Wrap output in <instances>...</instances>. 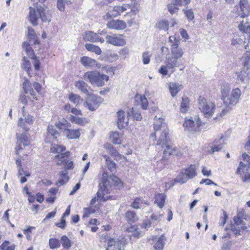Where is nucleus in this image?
I'll return each instance as SVG.
<instances>
[{
  "instance_id": "nucleus-28",
  "label": "nucleus",
  "mask_w": 250,
  "mask_h": 250,
  "mask_svg": "<svg viewBox=\"0 0 250 250\" xmlns=\"http://www.w3.org/2000/svg\"><path fill=\"white\" fill-rule=\"evenodd\" d=\"M17 138L18 143H22L23 146H28L29 144V139L27 134L24 132L21 134H17Z\"/></svg>"
},
{
  "instance_id": "nucleus-14",
  "label": "nucleus",
  "mask_w": 250,
  "mask_h": 250,
  "mask_svg": "<svg viewBox=\"0 0 250 250\" xmlns=\"http://www.w3.org/2000/svg\"><path fill=\"white\" fill-rule=\"evenodd\" d=\"M63 134L68 139H77L80 136L79 129H64Z\"/></svg>"
},
{
  "instance_id": "nucleus-45",
  "label": "nucleus",
  "mask_w": 250,
  "mask_h": 250,
  "mask_svg": "<svg viewBox=\"0 0 250 250\" xmlns=\"http://www.w3.org/2000/svg\"><path fill=\"white\" fill-rule=\"evenodd\" d=\"M230 89V85L228 84H227L226 85L221 89L222 99L224 103L225 102V100H226V98H228L229 94Z\"/></svg>"
},
{
  "instance_id": "nucleus-4",
  "label": "nucleus",
  "mask_w": 250,
  "mask_h": 250,
  "mask_svg": "<svg viewBox=\"0 0 250 250\" xmlns=\"http://www.w3.org/2000/svg\"><path fill=\"white\" fill-rule=\"evenodd\" d=\"M83 78L88 81L92 85L98 87L103 86L105 82L109 80V76L101 74L96 71H88L84 73Z\"/></svg>"
},
{
  "instance_id": "nucleus-18",
  "label": "nucleus",
  "mask_w": 250,
  "mask_h": 250,
  "mask_svg": "<svg viewBox=\"0 0 250 250\" xmlns=\"http://www.w3.org/2000/svg\"><path fill=\"white\" fill-rule=\"evenodd\" d=\"M60 133L56 129L55 127L52 125H49L47 129V137L46 140L49 139L55 140L59 136Z\"/></svg>"
},
{
  "instance_id": "nucleus-17",
  "label": "nucleus",
  "mask_w": 250,
  "mask_h": 250,
  "mask_svg": "<svg viewBox=\"0 0 250 250\" xmlns=\"http://www.w3.org/2000/svg\"><path fill=\"white\" fill-rule=\"evenodd\" d=\"M240 7L242 12V18H244L249 15L250 13V7L248 0H240Z\"/></svg>"
},
{
  "instance_id": "nucleus-37",
  "label": "nucleus",
  "mask_w": 250,
  "mask_h": 250,
  "mask_svg": "<svg viewBox=\"0 0 250 250\" xmlns=\"http://www.w3.org/2000/svg\"><path fill=\"white\" fill-rule=\"evenodd\" d=\"M60 241L64 249H68L72 246V242L66 235L62 236Z\"/></svg>"
},
{
  "instance_id": "nucleus-54",
  "label": "nucleus",
  "mask_w": 250,
  "mask_h": 250,
  "mask_svg": "<svg viewBox=\"0 0 250 250\" xmlns=\"http://www.w3.org/2000/svg\"><path fill=\"white\" fill-rule=\"evenodd\" d=\"M167 9L171 14L177 13L179 10L178 6L174 2L168 4L167 5Z\"/></svg>"
},
{
  "instance_id": "nucleus-49",
  "label": "nucleus",
  "mask_w": 250,
  "mask_h": 250,
  "mask_svg": "<svg viewBox=\"0 0 250 250\" xmlns=\"http://www.w3.org/2000/svg\"><path fill=\"white\" fill-rule=\"evenodd\" d=\"M183 11L184 12L187 18L188 19V20L192 21L194 19V13L191 8H189L187 6L186 8L184 9Z\"/></svg>"
},
{
  "instance_id": "nucleus-25",
  "label": "nucleus",
  "mask_w": 250,
  "mask_h": 250,
  "mask_svg": "<svg viewBox=\"0 0 250 250\" xmlns=\"http://www.w3.org/2000/svg\"><path fill=\"white\" fill-rule=\"evenodd\" d=\"M166 196L164 193L157 194L155 196V203L159 208H162L165 203Z\"/></svg>"
},
{
  "instance_id": "nucleus-27",
  "label": "nucleus",
  "mask_w": 250,
  "mask_h": 250,
  "mask_svg": "<svg viewBox=\"0 0 250 250\" xmlns=\"http://www.w3.org/2000/svg\"><path fill=\"white\" fill-rule=\"evenodd\" d=\"M189 109V100L186 96L182 97L180 105V111L182 113H186Z\"/></svg>"
},
{
  "instance_id": "nucleus-10",
  "label": "nucleus",
  "mask_w": 250,
  "mask_h": 250,
  "mask_svg": "<svg viewBox=\"0 0 250 250\" xmlns=\"http://www.w3.org/2000/svg\"><path fill=\"white\" fill-rule=\"evenodd\" d=\"M81 62L82 64L87 68L93 69L94 68H100L101 64L95 60L88 57L84 56L81 58Z\"/></svg>"
},
{
  "instance_id": "nucleus-12",
  "label": "nucleus",
  "mask_w": 250,
  "mask_h": 250,
  "mask_svg": "<svg viewBox=\"0 0 250 250\" xmlns=\"http://www.w3.org/2000/svg\"><path fill=\"white\" fill-rule=\"evenodd\" d=\"M107 28L114 30H124L126 27V24L125 21L122 20H111L106 23Z\"/></svg>"
},
{
  "instance_id": "nucleus-11",
  "label": "nucleus",
  "mask_w": 250,
  "mask_h": 250,
  "mask_svg": "<svg viewBox=\"0 0 250 250\" xmlns=\"http://www.w3.org/2000/svg\"><path fill=\"white\" fill-rule=\"evenodd\" d=\"M125 245V240H119L115 242L114 239L111 238L108 241L106 250H125L124 248Z\"/></svg>"
},
{
  "instance_id": "nucleus-32",
  "label": "nucleus",
  "mask_w": 250,
  "mask_h": 250,
  "mask_svg": "<svg viewBox=\"0 0 250 250\" xmlns=\"http://www.w3.org/2000/svg\"><path fill=\"white\" fill-rule=\"evenodd\" d=\"M166 238L164 235L159 237L154 246L155 250H163L166 244Z\"/></svg>"
},
{
  "instance_id": "nucleus-22",
  "label": "nucleus",
  "mask_w": 250,
  "mask_h": 250,
  "mask_svg": "<svg viewBox=\"0 0 250 250\" xmlns=\"http://www.w3.org/2000/svg\"><path fill=\"white\" fill-rule=\"evenodd\" d=\"M189 179H192L197 175L196 167L191 165L188 167L183 170Z\"/></svg>"
},
{
  "instance_id": "nucleus-23",
  "label": "nucleus",
  "mask_w": 250,
  "mask_h": 250,
  "mask_svg": "<svg viewBox=\"0 0 250 250\" xmlns=\"http://www.w3.org/2000/svg\"><path fill=\"white\" fill-rule=\"evenodd\" d=\"M182 87V85L178 83H170L169 84V91L173 97L177 95Z\"/></svg>"
},
{
  "instance_id": "nucleus-19",
  "label": "nucleus",
  "mask_w": 250,
  "mask_h": 250,
  "mask_svg": "<svg viewBox=\"0 0 250 250\" xmlns=\"http://www.w3.org/2000/svg\"><path fill=\"white\" fill-rule=\"evenodd\" d=\"M171 53L172 56L178 59L181 58L184 54L183 49L179 47V44L171 45Z\"/></svg>"
},
{
  "instance_id": "nucleus-42",
  "label": "nucleus",
  "mask_w": 250,
  "mask_h": 250,
  "mask_svg": "<svg viewBox=\"0 0 250 250\" xmlns=\"http://www.w3.org/2000/svg\"><path fill=\"white\" fill-rule=\"evenodd\" d=\"M0 248L1 250H14L15 245L9 241H5L0 246Z\"/></svg>"
},
{
  "instance_id": "nucleus-52",
  "label": "nucleus",
  "mask_w": 250,
  "mask_h": 250,
  "mask_svg": "<svg viewBox=\"0 0 250 250\" xmlns=\"http://www.w3.org/2000/svg\"><path fill=\"white\" fill-rule=\"evenodd\" d=\"M214 143V145L213 146L211 147L210 150L211 153L220 151L223 147L222 143L220 142L218 144V142L216 141V140H215Z\"/></svg>"
},
{
  "instance_id": "nucleus-38",
  "label": "nucleus",
  "mask_w": 250,
  "mask_h": 250,
  "mask_svg": "<svg viewBox=\"0 0 250 250\" xmlns=\"http://www.w3.org/2000/svg\"><path fill=\"white\" fill-rule=\"evenodd\" d=\"M86 49L90 51L95 53L97 55H100L102 53L101 48L94 44L91 43H86L85 45Z\"/></svg>"
},
{
  "instance_id": "nucleus-46",
  "label": "nucleus",
  "mask_w": 250,
  "mask_h": 250,
  "mask_svg": "<svg viewBox=\"0 0 250 250\" xmlns=\"http://www.w3.org/2000/svg\"><path fill=\"white\" fill-rule=\"evenodd\" d=\"M65 150V147L58 145H54L51 147L50 151L52 153H61Z\"/></svg>"
},
{
  "instance_id": "nucleus-39",
  "label": "nucleus",
  "mask_w": 250,
  "mask_h": 250,
  "mask_svg": "<svg viewBox=\"0 0 250 250\" xmlns=\"http://www.w3.org/2000/svg\"><path fill=\"white\" fill-rule=\"evenodd\" d=\"M105 158L106 164L108 168L111 172H113L116 169V164L111 160L110 157L104 156Z\"/></svg>"
},
{
  "instance_id": "nucleus-41",
  "label": "nucleus",
  "mask_w": 250,
  "mask_h": 250,
  "mask_svg": "<svg viewBox=\"0 0 250 250\" xmlns=\"http://www.w3.org/2000/svg\"><path fill=\"white\" fill-rule=\"evenodd\" d=\"M22 67L27 72L28 76L30 75V71L31 70V63L27 58L23 57L22 60Z\"/></svg>"
},
{
  "instance_id": "nucleus-64",
  "label": "nucleus",
  "mask_w": 250,
  "mask_h": 250,
  "mask_svg": "<svg viewBox=\"0 0 250 250\" xmlns=\"http://www.w3.org/2000/svg\"><path fill=\"white\" fill-rule=\"evenodd\" d=\"M167 68L168 67L167 66V64H166V65H162L161 67L159 68L158 71L160 74L164 76H166L168 73Z\"/></svg>"
},
{
  "instance_id": "nucleus-36",
  "label": "nucleus",
  "mask_w": 250,
  "mask_h": 250,
  "mask_svg": "<svg viewBox=\"0 0 250 250\" xmlns=\"http://www.w3.org/2000/svg\"><path fill=\"white\" fill-rule=\"evenodd\" d=\"M188 179L184 171L182 170L179 175L174 179V182L175 183H179L181 184H184L186 183Z\"/></svg>"
},
{
  "instance_id": "nucleus-44",
  "label": "nucleus",
  "mask_w": 250,
  "mask_h": 250,
  "mask_svg": "<svg viewBox=\"0 0 250 250\" xmlns=\"http://www.w3.org/2000/svg\"><path fill=\"white\" fill-rule=\"evenodd\" d=\"M169 23L167 21L162 20L158 22L156 25V27L160 30H167Z\"/></svg>"
},
{
  "instance_id": "nucleus-35",
  "label": "nucleus",
  "mask_w": 250,
  "mask_h": 250,
  "mask_svg": "<svg viewBox=\"0 0 250 250\" xmlns=\"http://www.w3.org/2000/svg\"><path fill=\"white\" fill-rule=\"evenodd\" d=\"M22 47L24 48L27 55L30 58H35V57H36L34 54L33 49L30 46L29 43L28 42H24L22 43Z\"/></svg>"
},
{
  "instance_id": "nucleus-48",
  "label": "nucleus",
  "mask_w": 250,
  "mask_h": 250,
  "mask_svg": "<svg viewBox=\"0 0 250 250\" xmlns=\"http://www.w3.org/2000/svg\"><path fill=\"white\" fill-rule=\"evenodd\" d=\"M69 99L70 102L74 104H78L81 101H82L81 97L77 94L70 93L69 95Z\"/></svg>"
},
{
  "instance_id": "nucleus-53",
  "label": "nucleus",
  "mask_w": 250,
  "mask_h": 250,
  "mask_svg": "<svg viewBox=\"0 0 250 250\" xmlns=\"http://www.w3.org/2000/svg\"><path fill=\"white\" fill-rule=\"evenodd\" d=\"M65 2L67 4L72 3V2L70 0L65 2L64 0H57V7L60 11H64L65 9Z\"/></svg>"
},
{
  "instance_id": "nucleus-15",
  "label": "nucleus",
  "mask_w": 250,
  "mask_h": 250,
  "mask_svg": "<svg viewBox=\"0 0 250 250\" xmlns=\"http://www.w3.org/2000/svg\"><path fill=\"white\" fill-rule=\"evenodd\" d=\"M178 59L173 56L167 57L165 62L167 64L168 69H173L180 66Z\"/></svg>"
},
{
  "instance_id": "nucleus-2",
  "label": "nucleus",
  "mask_w": 250,
  "mask_h": 250,
  "mask_svg": "<svg viewBox=\"0 0 250 250\" xmlns=\"http://www.w3.org/2000/svg\"><path fill=\"white\" fill-rule=\"evenodd\" d=\"M112 185L120 188L123 186V183L121 180L114 175L107 176L106 172L103 173L102 183L99 184V189L97 192V200L99 202L105 201L107 200L106 194L109 192Z\"/></svg>"
},
{
  "instance_id": "nucleus-1",
  "label": "nucleus",
  "mask_w": 250,
  "mask_h": 250,
  "mask_svg": "<svg viewBox=\"0 0 250 250\" xmlns=\"http://www.w3.org/2000/svg\"><path fill=\"white\" fill-rule=\"evenodd\" d=\"M155 121L153 124L154 132L151 134L150 139L154 141L158 138L156 145L160 146L162 147H166L163 152L164 157L170 155H182V152L179 148L167 144L169 130L164 119L161 117L157 119V116H155Z\"/></svg>"
},
{
  "instance_id": "nucleus-13",
  "label": "nucleus",
  "mask_w": 250,
  "mask_h": 250,
  "mask_svg": "<svg viewBox=\"0 0 250 250\" xmlns=\"http://www.w3.org/2000/svg\"><path fill=\"white\" fill-rule=\"evenodd\" d=\"M75 86L79 89L82 93L88 96L91 93L92 91L90 87L83 80H79L76 82Z\"/></svg>"
},
{
  "instance_id": "nucleus-55",
  "label": "nucleus",
  "mask_w": 250,
  "mask_h": 250,
  "mask_svg": "<svg viewBox=\"0 0 250 250\" xmlns=\"http://www.w3.org/2000/svg\"><path fill=\"white\" fill-rule=\"evenodd\" d=\"M245 42V41H244L243 39H241L238 36L236 37L235 38H234L231 40V45L233 46H236L238 44H242L243 43Z\"/></svg>"
},
{
  "instance_id": "nucleus-51",
  "label": "nucleus",
  "mask_w": 250,
  "mask_h": 250,
  "mask_svg": "<svg viewBox=\"0 0 250 250\" xmlns=\"http://www.w3.org/2000/svg\"><path fill=\"white\" fill-rule=\"evenodd\" d=\"M104 148L109 151V152L112 155H116L117 153L116 150L114 148L113 146L109 143H106L104 144Z\"/></svg>"
},
{
  "instance_id": "nucleus-63",
  "label": "nucleus",
  "mask_w": 250,
  "mask_h": 250,
  "mask_svg": "<svg viewBox=\"0 0 250 250\" xmlns=\"http://www.w3.org/2000/svg\"><path fill=\"white\" fill-rule=\"evenodd\" d=\"M228 218V215L225 211H223V215L220 218L219 224L220 226H224L226 223L227 219Z\"/></svg>"
},
{
  "instance_id": "nucleus-33",
  "label": "nucleus",
  "mask_w": 250,
  "mask_h": 250,
  "mask_svg": "<svg viewBox=\"0 0 250 250\" xmlns=\"http://www.w3.org/2000/svg\"><path fill=\"white\" fill-rule=\"evenodd\" d=\"M143 204H146L148 205V202L147 201L144 202V201L140 198H135L133 202L131 203L130 207L134 209H140L143 207Z\"/></svg>"
},
{
  "instance_id": "nucleus-40",
  "label": "nucleus",
  "mask_w": 250,
  "mask_h": 250,
  "mask_svg": "<svg viewBox=\"0 0 250 250\" xmlns=\"http://www.w3.org/2000/svg\"><path fill=\"white\" fill-rule=\"evenodd\" d=\"M110 139L114 144L120 145L121 143L120 135L117 131L113 132L111 133Z\"/></svg>"
},
{
  "instance_id": "nucleus-57",
  "label": "nucleus",
  "mask_w": 250,
  "mask_h": 250,
  "mask_svg": "<svg viewBox=\"0 0 250 250\" xmlns=\"http://www.w3.org/2000/svg\"><path fill=\"white\" fill-rule=\"evenodd\" d=\"M28 37L30 43H31L32 39H34L36 38L35 31L31 27L28 28Z\"/></svg>"
},
{
  "instance_id": "nucleus-16",
  "label": "nucleus",
  "mask_w": 250,
  "mask_h": 250,
  "mask_svg": "<svg viewBox=\"0 0 250 250\" xmlns=\"http://www.w3.org/2000/svg\"><path fill=\"white\" fill-rule=\"evenodd\" d=\"M83 39L87 42H97L99 41V36L92 31H86L83 34Z\"/></svg>"
},
{
  "instance_id": "nucleus-50",
  "label": "nucleus",
  "mask_w": 250,
  "mask_h": 250,
  "mask_svg": "<svg viewBox=\"0 0 250 250\" xmlns=\"http://www.w3.org/2000/svg\"><path fill=\"white\" fill-rule=\"evenodd\" d=\"M55 126L56 127L60 129H63V130L64 129H67L68 127H71V124L69 123L66 121H65L64 123L62 122H58L55 123Z\"/></svg>"
},
{
  "instance_id": "nucleus-6",
  "label": "nucleus",
  "mask_w": 250,
  "mask_h": 250,
  "mask_svg": "<svg viewBox=\"0 0 250 250\" xmlns=\"http://www.w3.org/2000/svg\"><path fill=\"white\" fill-rule=\"evenodd\" d=\"M198 107L206 118L213 116L216 109V105L213 102L207 101L202 96H200L198 100Z\"/></svg>"
},
{
  "instance_id": "nucleus-7",
  "label": "nucleus",
  "mask_w": 250,
  "mask_h": 250,
  "mask_svg": "<svg viewBox=\"0 0 250 250\" xmlns=\"http://www.w3.org/2000/svg\"><path fill=\"white\" fill-rule=\"evenodd\" d=\"M102 103L101 98L97 95L91 94L87 96L85 102V106L91 111H94L100 106Z\"/></svg>"
},
{
  "instance_id": "nucleus-3",
  "label": "nucleus",
  "mask_w": 250,
  "mask_h": 250,
  "mask_svg": "<svg viewBox=\"0 0 250 250\" xmlns=\"http://www.w3.org/2000/svg\"><path fill=\"white\" fill-rule=\"evenodd\" d=\"M40 18L42 21H50L51 17L47 11L41 5H37L35 7H29V21L36 26L38 24V20Z\"/></svg>"
},
{
  "instance_id": "nucleus-62",
  "label": "nucleus",
  "mask_w": 250,
  "mask_h": 250,
  "mask_svg": "<svg viewBox=\"0 0 250 250\" xmlns=\"http://www.w3.org/2000/svg\"><path fill=\"white\" fill-rule=\"evenodd\" d=\"M18 176L19 177L21 176H25L27 177H29L30 176V173L24 170L22 168V167H21V168H18Z\"/></svg>"
},
{
  "instance_id": "nucleus-60",
  "label": "nucleus",
  "mask_w": 250,
  "mask_h": 250,
  "mask_svg": "<svg viewBox=\"0 0 250 250\" xmlns=\"http://www.w3.org/2000/svg\"><path fill=\"white\" fill-rule=\"evenodd\" d=\"M233 220L235 225L236 226V227H241L242 226L245 225V222L243 221L242 218L239 216L234 217Z\"/></svg>"
},
{
  "instance_id": "nucleus-20",
  "label": "nucleus",
  "mask_w": 250,
  "mask_h": 250,
  "mask_svg": "<svg viewBox=\"0 0 250 250\" xmlns=\"http://www.w3.org/2000/svg\"><path fill=\"white\" fill-rule=\"evenodd\" d=\"M125 220L130 224L135 223L139 219L136 213L131 210L127 211L125 213Z\"/></svg>"
},
{
  "instance_id": "nucleus-29",
  "label": "nucleus",
  "mask_w": 250,
  "mask_h": 250,
  "mask_svg": "<svg viewBox=\"0 0 250 250\" xmlns=\"http://www.w3.org/2000/svg\"><path fill=\"white\" fill-rule=\"evenodd\" d=\"M60 179L57 182L56 185L57 186H62L66 184L69 180L68 176H67L68 172L66 170H62L60 173Z\"/></svg>"
},
{
  "instance_id": "nucleus-21",
  "label": "nucleus",
  "mask_w": 250,
  "mask_h": 250,
  "mask_svg": "<svg viewBox=\"0 0 250 250\" xmlns=\"http://www.w3.org/2000/svg\"><path fill=\"white\" fill-rule=\"evenodd\" d=\"M69 120L72 123L82 126L88 123V121L85 118L79 117L72 115H70Z\"/></svg>"
},
{
  "instance_id": "nucleus-47",
  "label": "nucleus",
  "mask_w": 250,
  "mask_h": 250,
  "mask_svg": "<svg viewBox=\"0 0 250 250\" xmlns=\"http://www.w3.org/2000/svg\"><path fill=\"white\" fill-rule=\"evenodd\" d=\"M244 64L247 69L250 68V52L246 51L243 56Z\"/></svg>"
},
{
  "instance_id": "nucleus-56",
  "label": "nucleus",
  "mask_w": 250,
  "mask_h": 250,
  "mask_svg": "<svg viewBox=\"0 0 250 250\" xmlns=\"http://www.w3.org/2000/svg\"><path fill=\"white\" fill-rule=\"evenodd\" d=\"M143 62L144 64H147L149 63L150 55L148 52H145L143 54Z\"/></svg>"
},
{
  "instance_id": "nucleus-34",
  "label": "nucleus",
  "mask_w": 250,
  "mask_h": 250,
  "mask_svg": "<svg viewBox=\"0 0 250 250\" xmlns=\"http://www.w3.org/2000/svg\"><path fill=\"white\" fill-rule=\"evenodd\" d=\"M239 29L246 34H250V23L243 20L238 25Z\"/></svg>"
},
{
  "instance_id": "nucleus-43",
  "label": "nucleus",
  "mask_w": 250,
  "mask_h": 250,
  "mask_svg": "<svg viewBox=\"0 0 250 250\" xmlns=\"http://www.w3.org/2000/svg\"><path fill=\"white\" fill-rule=\"evenodd\" d=\"M61 245L59 239L56 238H50L49 240V246L51 249H56L60 248Z\"/></svg>"
},
{
  "instance_id": "nucleus-59",
  "label": "nucleus",
  "mask_w": 250,
  "mask_h": 250,
  "mask_svg": "<svg viewBox=\"0 0 250 250\" xmlns=\"http://www.w3.org/2000/svg\"><path fill=\"white\" fill-rule=\"evenodd\" d=\"M141 105L143 109H146L148 105L147 100L145 96L140 97Z\"/></svg>"
},
{
  "instance_id": "nucleus-24",
  "label": "nucleus",
  "mask_w": 250,
  "mask_h": 250,
  "mask_svg": "<svg viewBox=\"0 0 250 250\" xmlns=\"http://www.w3.org/2000/svg\"><path fill=\"white\" fill-rule=\"evenodd\" d=\"M117 115L118 127L121 129L124 128L125 124V113L123 110H119L117 112Z\"/></svg>"
},
{
  "instance_id": "nucleus-8",
  "label": "nucleus",
  "mask_w": 250,
  "mask_h": 250,
  "mask_svg": "<svg viewBox=\"0 0 250 250\" xmlns=\"http://www.w3.org/2000/svg\"><path fill=\"white\" fill-rule=\"evenodd\" d=\"M201 121L198 119L196 123L191 119H186L183 124V126L186 130L189 132H195L200 131Z\"/></svg>"
},
{
  "instance_id": "nucleus-5",
  "label": "nucleus",
  "mask_w": 250,
  "mask_h": 250,
  "mask_svg": "<svg viewBox=\"0 0 250 250\" xmlns=\"http://www.w3.org/2000/svg\"><path fill=\"white\" fill-rule=\"evenodd\" d=\"M241 95V90L239 88H236L232 90L228 98H226V100L224 103L226 107L222 111L221 116H224L231 110L232 106L239 101Z\"/></svg>"
},
{
  "instance_id": "nucleus-26",
  "label": "nucleus",
  "mask_w": 250,
  "mask_h": 250,
  "mask_svg": "<svg viewBox=\"0 0 250 250\" xmlns=\"http://www.w3.org/2000/svg\"><path fill=\"white\" fill-rule=\"evenodd\" d=\"M127 117L129 118H131L137 121H140L142 119V116L140 113L136 109L133 107L127 110Z\"/></svg>"
},
{
  "instance_id": "nucleus-31",
  "label": "nucleus",
  "mask_w": 250,
  "mask_h": 250,
  "mask_svg": "<svg viewBox=\"0 0 250 250\" xmlns=\"http://www.w3.org/2000/svg\"><path fill=\"white\" fill-rule=\"evenodd\" d=\"M22 85L24 93L27 94H29L34 98L35 95L34 90L31 87V83L26 78H25V80Z\"/></svg>"
},
{
  "instance_id": "nucleus-9",
  "label": "nucleus",
  "mask_w": 250,
  "mask_h": 250,
  "mask_svg": "<svg viewBox=\"0 0 250 250\" xmlns=\"http://www.w3.org/2000/svg\"><path fill=\"white\" fill-rule=\"evenodd\" d=\"M106 43L115 46H123L125 44V40L123 38L122 35L120 34H113L107 35L105 38Z\"/></svg>"
},
{
  "instance_id": "nucleus-58",
  "label": "nucleus",
  "mask_w": 250,
  "mask_h": 250,
  "mask_svg": "<svg viewBox=\"0 0 250 250\" xmlns=\"http://www.w3.org/2000/svg\"><path fill=\"white\" fill-rule=\"evenodd\" d=\"M126 10V8L123 6H114L113 8V11L115 12V14H117V16L120 15L121 12H123Z\"/></svg>"
},
{
  "instance_id": "nucleus-30",
  "label": "nucleus",
  "mask_w": 250,
  "mask_h": 250,
  "mask_svg": "<svg viewBox=\"0 0 250 250\" xmlns=\"http://www.w3.org/2000/svg\"><path fill=\"white\" fill-rule=\"evenodd\" d=\"M70 152L67 151L64 153H61L55 156V158L58 159L57 164L58 165L61 166L63 165L66 162V158L69 156Z\"/></svg>"
},
{
  "instance_id": "nucleus-61",
  "label": "nucleus",
  "mask_w": 250,
  "mask_h": 250,
  "mask_svg": "<svg viewBox=\"0 0 250 250\" xmlns=\"http://www.w3.org/2000/svg\"><path fill=\"white\" fill-rule=\"evenodd\" d=\"M243 161L246 163V166H248V167H250V156L246 153L242 154Z\"/></svg>"
}]
</instances>
